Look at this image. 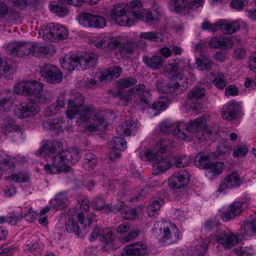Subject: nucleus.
Instances as JSON below:
<instances>
[{
    "instance_id": "f257e3e1",
    "label": "nucleus",
    "mask_w": 256,
    "mask_h": 256,
    "mask_svg": "<svg viewBox=\"0 0 256 256\" xmlns=\"http://www.w3.org/2000/svg\"><path fill=\"white\" fill-rule=\"evenodd\" d=\"M156 152L150 150H146V156L148 160H152L153 171L154 174H159L169 169L173 162L178 168L188 166L190 162L188 156H172L171 150L173 148L172 142L169 140H162L157 144Z\"/></svg>"
},
{
    "instance_id": "f03ea898",
    "label": "nucleus",
    "mask_w": 256,
    "mask_h": 256,
    "mask_svg": "<svg viewBox=\"0 0 256 256\" xmlns=\"http://www.w3.org/2000/svg\"><path fill=\"white\" fill-rule=\"evenodd\" d=\"M62 144L57 140L47 141L40 150V155L46 158L47 162H51V164L44 166L46 170L50 173L68 171V166L66 164V160L64 156L62 150Z\"/></svg>"
},
{
    "instance_id": "7ed1b4c3",
    "label": "nucleus",
    "mask_w": 256,
    "mask_h": 256,
    "mask_svg": "<svg viewBox=\"0 0 256 256\" xmlns=\"http://www.w3.org/2000/svg\"><path fill=\"white\" fill-rule=\"evenodd\" d=\"M98 55L94 53H78L72 54L68 58L60 60L62 68L68 72L75 70H85L94 66Z\"/></svg>"
},
{
    "instance_id": "20e7f679",
    "label": "nucleus",
    "mask_w": 256,
    "mask_h": 256,
    "mask_svg": "<svg viewBox=\"0 0 256 256\" xmlns=\"http://www.w3.org/2000/svg\"><path fill=\"white\" fill-rule=\"evenodd\" d=\"M207 120L205 115L202 116L196 119L188 122L178 124V140L190 141L192 136L201 140L203 132L206 128Z\"/></svg>"
},
{
    "instance_id": "39448f33",
    "label": "nucleus",
    "mask_w": 256,
    "mask_h": 256,
    "mask_svg": "<svg viewBox=\"0 0 256 256\" xmlns=\"http://www.w3.org/2000/svg\"><path fill=\"white\" fill-rule=\"evenodd\" d=\"M115 19L120 24L121 26H131L137 20H141L150 24H156L160 20L161 12L158 8L154 9L150 11H146L144 9L140 10L138 13L132 12L126 15L120 16H114Z\"/></svg>"
},
{
    "instance_id": "423d86ee",
    "label": "nucleus",
    "mask_w": 256,
    "mask_h": 256,
    "mask_svg": "<svg viewBox=\"0 0 256 256\" xmlns=\"http://www.w3.org/2000/svg\"><path fill=\"white\" fill-rule=\"evenodd\" d=\"M84 98L81 94L75 92L71 94L66 110L68 117L72 119L78 116L82 122H86L90 119L92 116V111L84 108Z\"/></svg>"
},
{
    "instance_id": "0eeeda50",
    "label": "nucleus",
    "mask_w": 256,
    "mask_h": 256,
    "mask_svg": "<svg viewBox=\"0 0 256 256\" xmlns=\"http://www.w3.org/2000/svg\"><path fill=\"white\" fill-rule=\"evenodd\" d=\"M188 80L186 76L181 74H178L172 77V80L168 84H166L162 80H157L156 90L160 93L170 94L178 95L184 92L188 84Z\"/></svg>"
},
{
    "instance_id": "6e6552de",
    "label": "nucleus",
    "mask_w": 256,
    "mask_h": 256,
    "mask_svg": "<svg viewBox=\"0 0 256 256\" xmlns=\"http://www.w3.org/2000/svg\"><path fill=\"white\" fill-rule=\"evenodd\" d=\"M38 33L40 36L48 42H57L68 37V31L64 27L54 23L44 25Z\"/></svg>"
},
{
    "instance_id": "1a4fd4ad",
    "label": "nucleus",
    "mask_w": 256,
    "mask_h": 256,
    "mask_svg": "<svg viewBox=\"0 0 256 256\" xmlns=\"http://www.w3.org/2000/svg\"><path fill=\"white\" fill-rule=\"evenodd\" d=\"M194 162L198 168L209 170L208 174L216 176L222 172V163L220 162H212L210 156L204 152H200L196 154L194 158Z\"/></svg>"
},
{
    "instance_id": "9d476101",
    "label": "nucleus",
    "mask_w": 256,
    "mask_h": 256,
    "mask_svg": "<svg viewBox=\"0 0 256 256\" xmlns=\"http://www.w3.org/2000/svg\"><path fill=\"white\" fill-rule=\"evenodd\" d=\"M100 236V240L103 244L102 248L104 250L108 252L114 250V241L115 238L110 228H106L104 230L96 226L90 235L89 240L90 242H93Z\"/></svg>"
},
{
    "instance_id": "9b49d317",
    "label": "nucleus",
    "mask_w": 256,
    "mask_h": 256,
    "mask_svg": "<svg viewBox=\"0 0 256 256\" xmlns=\"http://www.w3.org/2000/svg\"><path fill=\"white\" fill-rule=\"evenodd\" d=\"M40 73L44 81L50 84L60 83L63 78L59 68L50 64H44L40 66Z\"/></svg>"
},
{
    "instance_id": "f8f14e48",
    "label": "nucleus",
    "mask_w": 256,
    "mask_h": 256,
    "mask_svg": "<svg viewBox=\"0 0 256 256\" xmlns=\"http://www.w3.org/2000/svg\"><path fill=\"white\" fill-rule=\"evenodd\" d=\"M142 6V2L138 0H132L130 3V6H126L123 4H118L113 6L110 12V16L112 20L115 21L116 24L120 26V24L114 18V16H120V14L124 15L136 12L138 13Z\"/></svg>"
},
{
    "instance_id": "ddd939ff",
    "label": "nucleus",
    "mask_w": 256,
    "mask_h": 256,
    "mask_svg": "<svg viewBox=\"0 0 256 256\" xmlns=\"http://www.w3.org/2000/svg\"><path fill=\"white\" fill-rule=\"evenodd\" d=\"M202 2V0H172L170 1L173 6L172 7V10L178 14L196 10L201 6Z\"/></svg>"
},
{
    "instance_id": "4468645a",
    "label": "nucleus",
    "mask_w": 256,
    "mask_h": 256,
    "mask_svg": "<svg viewBox=\"0 0 256 256\" xmlns=\"http://www.w3.org/2000/svg\"><path fill=\"white\" fill-rule=\"evenodd\" d=\"M189 174L186 170H180L174 172L168 180L170 186L174 190H182L186 192L185 187L188 182Z\"/></svg>"
},
{
    "instance_id": "2eb2a0df",
    "label": "nucleus",
    "mask_w": 256,
    "mask_h": 256,
    "mask_svg": "<svg viewBox=\"0 0 256 256\" xmlns=\"http://www.w3.org/2000/svg\"><path fill=\"white\" fill-rule=\"evenodd\" d=\"M78 20L80 24L84 26L102 28L106 24L104 18L90 13L80 14Z\"/></svg>"
},
{
    "instance_id": "dca6fc26",
    "label": "nucleus",
    "mask_w": 256,
    "mask_h": 256,
    "mask_svg": "<svg viewBox=\"0 0 256 256\" xmlns=\"http://www.w3.org/2000/svg\"><path fill=\"white\" fill-rule=\"evenodd\" d=\"M205 95V90L200 87H194L188 94L186 104L190 108L196 112H201V106L198 101Z\"/></svg>"
},
{
    "instance_id": "f3484780",
    "label": "nucleus",
    "mask_w": 256,
    "mask_h": 256,
    "mask_svg": "<svg viewBox=\"0 0 256 256\" xmlns=\"http://www.w3.org/2000/svg\"><path fill=\"white\" fill-rule=\"evenodd\" d=\"M32 46L30 42H13L7 46L6 50L11 55L23 57L30 55Z\"/></svg>"
},
{
    "instance_id": "a211bd4d",
    "label": "nucleus",
    "mask_w": 256,
    "mask_h": 256,
    "mask_svg": "<svg viewBox=\"0 0 256 256\" xmlns=\"http://www.w3.org/2000/svg\"><path fill=\"white\" fill-rule=\"evenodd\" d=\"M162 234V242L164 244H169L176 242L178 238V230L176 226L172 223L164 224L160 228Z\"/></svg>"
},
{
    "instance_id": "6ab92c4d",
    "label": "nucleus",
    "mask_w": 256,
    "mask_h": 256,
    "mask_svg": "<svg viewBox=\"0 0 256 256\" xmlns=\"http://www.w3.org/2000/svg\"><path fill=\"white\" fill-rule=\"evenodd\" d=\"M14 112L16 116L20 118L32 116L38 113L39 108L32 101L22 102L20 106H16Z\"/></svg>"
},
{
    "instance_id": "aec40b11",
    "label": "nucleus",
    "mask_w": 256,
    "mask_h": 256,
    "mask_svg": "<svg viewBox=\"0 0 256 256\" xmlns=\"http://www.w3.org/2000/svg\"><path fill=\"white\" fill-rule=\"evenodd\" d=\"M43 85L36 80L26 82V94L35 95L40 100L39 102L46 103L51 100V97H46V93L42 94Z\"/></svg>"
},
{
    "instance_id": "412c9836",
    "label": "nucleus",
    "mask_w": 256,
    "mask_h": 256,
    "mask_svg": "<svg viewBox=\"0 0 256 256\" xmlns=\"http://www.w3.org/2000/svg\"><path fill=\"white\" fill-rule=\"evenodd\" d=\"M148 254L146 244L138 242L126 246L118 256H146Z\"/></svg>"
},
{
    "instance_id": "4be33fe9",
    "label": "nucleus",
    "mask_w": 256,
    "mask_h": 256,
    "mask_svg": "<svg viewBox=\"0 0 256 256\" xmlns=\"http://www.w3.org/2000/svg\"><path fill=\"white\" fill-rule=\"evenodd\" d=\"M240 107L236 102L224 105L222 110L223 118L228 120H232L240 116Z\"/></svg>"
},
{
    "instance_id": "5701e85b",
    "label": "nucleus",
    "mask_w": 256,
    "mask_h": 256,
    "mask_svg": "<svg viewBox=\"0 0 256 256\" xmlns=\"http://www.w3.org/2000/svg\"><path fill=\"white\" fill-rule=\"evenodd\" d=\"M244 203L236 202L231 204L228 210L220 213L221 218L225 222H228L239 216L243 211Z\"/></svg>"
},
{
    "instance_id": "b1692460",
    "label": "nucleus",
    "mask_w": 256,
    "mask_h": 256,
    "mask_svg": "<svg viewBox=\"0 0 256 256\" xmlns=\"http://www.w3.org/2000/svg\"><path fill=\"white\" fill-rule=\"evenodd\" d=\"M216 241L225 248H230L238 242L236 236L231 232L222 231L216 236Z\"/></svg>"
},
{
    "instance_id": "393cba45",
    "label": "nucleus",
    "mask_w": 256,
    "mask_h": 256,
    "mask_svg": "<svg viewBox=\"0 0 256 256\" xmlns=\"http://www.w3.org/2000/svg\"><path fill=\"white\" fill-rule=\"evenodd\" d=\"M164 192L153 197L147 207V213L150 217H155L158 214L161 206L164 204V198L166 196Z\"/></svg>"
},
{
    "instance_id": "a878e982",
    "label": "nucleus",
    "mask_w": 256,
    "mask_h": 256,
    "mask_svg": "<svg viewBox=\"0 0 256 256\" xmlns=\"http://www.w3.org/2000/svg\"><path fill=\"white\" fill-rule=\"evenodd\" d=\"M120 42L117 38L104 36L97 42L94 46L106 51H111L118 48Z\"/></svg>"
},
{
    "instance_id": "bb28decb",
    "label": "nucleus",
    "mask_w": 256,
    "mask_h": 256,
    "mask_svg": "<svg viewBox=\"0 0 256 256\" xmlns=\"http://www.w3.org/2000/svg\"><path fill=\"white\" fill-rule=\"evenodd\" d=\"M142 61L148 68L152 70H156L162 66L164 60L161 56L158 55L153 56L151 57L143 56Z\"/></svg>"
},
{
    "instance_id": "cd10ccee",
    "label": "nucleus",
    "mask_w": 256,
    "mask_h": 256,
    "mask_svg": "<svg viewBox=\"0 0 256 256\" xmlns=\"http://www.w3.org/2000/svg\"><path fill=\"white\" fill-rule=\"evenodd\" d=\"M185 68H186L185 62L181 59L177 58L169 60L168 64L166 66V71L175 74L172 77L176 76L178 74L184 76L182 72L184 71Z\"/></svg>"
},
{
    "instance_id": "c85d7f7f",
    "label": "nucleus",
    "mask_w": 256,
    "mask_h": 256,
    "mask_svg": "<svg viewBox=\"0 0 256 256\" xmlns=\"http://www.w3.org/2000/svg\"><path fill=\"white\" fill-rule=\"evenodd\" d=\"M232 44V40L230 38L219 36L212 37L208 43L209 47L211 48H231Z\"/></svg>"
},
{
    "instance_id": "c756f323",
    "label": "nucleus",
    "mask_w": 256,
    "mask_h": 256,
    "mask_svg": "<svg viewBox=\"0 0 256 256\" xmlns=\"http://www.w3.org/2000/svg\"><path fill=\"white\" fill-rule=\"evenodd\" d=\"M16 165V159L11 156L1 152L0 153V177L4 172V168L6 170L13 171Z\"/></svg>"
},
{
    "instance_id": "7c9ffc66",
    "label": "nucleus",
    "mask_w": 256,
    "mask_h": 256,
    "mask_svg": "<svg viewBox=\"0 0 256 256\" xmlns=\"http://www.w3.org/2000/svg\"><path fill=\"white\" fill-rule=\"evenodd\" d=\"M122 72V68L119 66H114L108 68L101 76V80L110 82L119 78Z\"/></svg>"
},
{
    "instance_id": "2f4dec72",
    "label": "nucleus",
    "mask_w": 256,
    "mask_h": 256,
    "mask_svg": "<svg viewBox=\"0 0 256 256\" xmlns=\"http://www.w3.org/2000/svg\"><path fill=\"white\" fill-rule=\"evenodd\" d=\"M58 2H54L50 4V10L52 13L54 14L56 16H64L68 12L67 7L64 5V3L66 2L64 1L62 2L58 0Z\"/></svg>"
},
{
    "instance_id": "473e14b6",
    "label": "nucleus",
    "mask_w": 256,
    "mask_h": 256,
    "mask_svg": "<svg viewBox=\"0 0 256 256\" xmlns=\"http://www.w3.org/2000/svg\"><path fill=\"white\" fill-rule=\"evenodd\" d=\"M2 94L4 96L0 99V111H5L8 106L12 104L14 94L12 90L10 89L5 90Z\"/></svg>"
},
{
    "instance_id": "72a5a7b5",
    "label": "nucleus",
    "mask_w": 256,
    "mask_h": 256,
    "mask_svg": "<svg viewBox=\"0 0 256 256\" xmlns=\"http://www.w3.org/2000/svg\"><path fill=\"white\" fill-rule=\"evenodd\" d=\"M138 128V123L132 120L126 121L122 124L116 128V132L120 135L126 134L130 135L131 134L135 132Z\"/></svg>"
},
{
    "instance_id": "f704fd0d",
    "label": "nucleus",
    "mask_w": 256,
    "mask_h": 256,
    "mask_svg": "<svg viewBox=\"0 0 256 256\" xmlns=\"http://www.w3.org/2000/svg\"><path fill=\"white\" fill-rule=\"evenodd\" d=\"M220 26V30L224 34H232L240 28V24L238 22H230L221 20Z\"/></svg>"
},
{
    "instance_id": "c9c22d12",
    "label": "nucleus",
    "mask_w": 256,
    "mask_h": 256,
    "mask_svg": "<svg viewBox=\"0 0 256 256\" xmlns=\"http://www.w3.org/2000/svg\"><path fill=\"white\" fill-rule=\"evenodd\" d=\"M94 117V122L88 125L86 128L87 130L90 132L102 131L107 126V122L102 116L98 118V116H95Z\"/></svg>"
},
{
    "instance_id": "e433bc0d",
    "label": "nucleus",
    "mask_w": 256,
    "mask_h": 256,
    "mask_svg": "<svg viewBox=\"0 0 256 256\" xmlns=\"http://www.w3.org/2000/svg\"><path fill=\"white\" fill-rule=\"evenodd\" d=\"M50 204L54 208L62 210L68 204V197L64 193L58 194L55 198L51 200Z\"/></svg>"
},
{
    "instance_id": "4c0bfd02",
    "label": "nucleus",
    "mask_w": 256,
    "mask_h": 256,
    "mask_svg": "<svg viewBox=\"0 0 256 256\" xmlns=\"http://www.w3.org/2000/svg\"><path fill=\"white\" fill-rule=\"evenodd\" d=\"M197 68L200 70H210L214 65L212 60L208 56L201 55L196 58Z\"/></svg>"
},
{
    "instance_id": "58836bf2",
    "label": "nucleus",
    "mask_w": 256,
    "mask_h": 256,
    "mask_svg": "<svg viewBox=\"0 0 256 256\" xmlns=\"http://www.w3.org/2000/svg\"><path fill=\"white\" fill-rule=\"evenodd\" d=\"M178 128V124L175 126L173 123L169 120H164L160 124V130L161 132L165 134H172L177 137L178 139V133L177 130Z\"/></svg>"
},
{
    "instance_id": "ea45409f",
    "label": "nucleus",
    "mask_w": 256,
    "mask_h": 256,
    "mask_svg": "<svg viewBox=\"0 0 256 256\" xmlns=\"http://www.w3.org/2000/svg\"><path fill=\"white\" fill-rule=\"evenodd\" d=\"M64 156L66 161L72 164H76L80 159V151L77 148H70L64 150Z\"/></svg>"
},
{
    "instance_id": "a19ab883",
    "label": "nucleus",
    "mask_w": 256,
    "mask_h": 256,
    "mask_svg": "<svg viewBox=\"0 0 256 256\" xmlns=\"http://www.w3.org/2000/svg\"><path fill=\"white\" fill-rule=\"evenodd\" d=\"M4 178L7 181L14 180L18 183L28 182L30 181V174L26 172H20L6 177Z\"/></svg>"
},
{
    "instance_id": "79ce46f5",
    "label": "nucleus",
    "mask_w": 256,
    "mask_h": 256,
    "mask_svg": "<svg viewBox=\"0 0 256 256\" xmlns=\"http://www.w3.org/2000/svg\"><path fill=\"white\" fill-rule=\"evenodd\" d=\"M241 232L248 236L256 235V218L246 222L242 226Z\"/></svg>"
},
{
    "instance_id": "37998d69",
    "label": "nucleus",
    "mask_w": 256,
    "mask_h": 256,
    "mask_svg": "<svg viewBox=\"0 0 256 256\" xmlns=\"http://www.w3.org/2000/svg\"><path fill=\"white\" fill-rule=\"evenodd\" d=\"M109 146L112 150H124L126 148V142L124 138L115 136L109 142Z\"/></svg>"
},
{
    "instance_id": "c03bdc74",
    "label": "nucleus",
    "mask_w": 256,
    "mask_h": 256,
    "mask_svg": "<svg viewBox=\"0 0 256 256\" xmlns=\"http://www.w3.org/2000/svg\"><path fill=\"white\" fill-rule=\"evenodd\" d=\"M82 162V167L86 170H90L94 168L97 163V160L96 156L92 152H88Z\"/></svg>"
},
{
    "instance_id": "a18cd8bd",
    "label": "nucleus",
    "mask_w": 256,
    "mask_h": 256,
    "mask_svg": "<svg viewBox=\"0 0 256 256\" xmlns=\"http://www.w3.org/2000/svg\"><path fill=\"white\" fill-rule=\"evenodd\" d=\"M66 228L68 232H74L79 237H82L83 234L78 226V222L74 220H70L66 222Z\"/></svg>"
},
{
    "instance_id": "49530a36",
    "label": "nucleus",
    "mask_w": 256,
    "mask_h": 256,
    "mask_svg": "<svg viewBox=\"0 0 256 256\" xmlns=\"http://www.w3.org/2000/svg\"><path fill=\"white\" fill-rule=\"evenodd\" d=\"M152 100V96L150 92L146 90L143 92V93L140 96V100L138 103V106L142 110H144L150 106V103Z\"/></svg>"
},
{
    "instance_id": "de8ad7c7",
    "label": "nucleus",
    "mask_w": 256,
    "mask_h": 256,
    "mask_svg": "<svg viewBox=\"0 0 256 256\" xmlns=\"http://www.w3.org/2000/svg\"><path fill=\"white\" fill-rule=\"evenodd\" d=\"M42 128L47 130H58L62 128L61 120L53 118L52 120H45L42 122Z\"/></svg>"
},
{
    "instance_id": "09e8293b",
    "label": "nucleus",
    "mask_w": 256,
    "mask_h": 256,
    "mask_svg": "<svg viewBox=\"0 0 256 256\" xmlns=\"http://www.w3.org/2000/svg\"><path fill=\"white\" fill-rule=\"evenodd\" d=\"M2 128L4 130L8 132H17L19 130V126L15 124L13 120L10 116H6L3 118Z\"/></svg>"
},
{
    "instance_id": "8fccbe9b",
    "label": "nucleus",
    "mask_w": 256,
    "mask_h": 256,
    "mask_svg": "<svg viewBox=\"0 0 256 256\" xmlns=\"http://www.w3.org/2000/svg\"><path fill=\"white\" fill-rule=\"evenodd\" d=\"M42 243L38 238L35 236L31 238L30 242L27 244V248L31 252H36L34 254H38L40 253Z\"/></svg>"
},
{
    "instance_id": "3c124183",
    "label": "nucleus",
    "mask_w": 256,
    "mask_h": 256,
    "mask_svg": "<svg viewBox=\"0 0 256 256\" xmlns=\"http://www.w3.org/2000/svg\"><path fill=\"white\" fill-rule=\"evenodd\" d=\"M32 52L30 55L40 57L46 56L50 50L48 47L46 46H42L37 44L32 43Z\"/></svg>"
},
{
    "instance_id": "603ef678",
    "label": "nucleus",
    "mask_w": 256,
    "mask_h": 256,
    "mask_svg": "<svg viewBox=\"0 0 256 256\" xmlns=\"http://www.w3.org/2000/svg\"><path fill=\"white\" fill-rule=\"evenodd\" d=\"M137 82L138 81L136 78L128 76L119 79L118 81V84L120 88H125L134 86Z\"/></svg>"
},
{
    "instance_id": "864d4df0",
    "label": "nucleus",
    "mask_w": 256,
    "mask_h": 256,
    "mask_svg": "<svg viewBox=\"0 0 256 256\" xmlns=\"http://www.w3.org/2000/svg\"><path fill=\"white\" fill-rule=\"evenodd\" d=\"M141 38L156 42H161L163 36L160 33L151 32H141L140 34Z\"/></svg>"
},
{
    "instance_id": "5fc2aeb1",
    "label": "nucleus",
    "mask_w": 256,
    "mask_h": 256,
    "mask_svg": "<svg viewBox=\"0 0 256 256\" xmlns=\"http://www.w3.org/2000/svg\"><path fill=\"white\" fill-rule=\"evenodd\" d=\"M225 180L228 183L230 188L232 187H238L242 182L241 178L236 172L232 173L226 176Z\"/></svg>"
},
{
    "instance_id": "6e6d98bb",
    "label": "nucleus",
    "mask_w": 256,
    "mask_h": 256,
    "mask_svg": "<svg viewBox=\"0 0 256 256\" xmlns=\"http://www.w3.org/2000/svg\"><path fill=\"white\" fill-rule=\"evenodd\" d=\"M136 46V44L133 42H126L122 44L120 42V45L118 47V51L121 54H129L133 52Z\"/></svg>"
},
{
    "instance_id": "4d7b16f0",
    "label": "nucleus",
    "mask_w": 256,
    "mask_h": 256,
    "mask_svg": "<svg viewBox=\"0 0 256 256\" xmlns=\"http://www.w3.org/2000/svg\"><path fill=\"white\" fill-rule=\"evenodd\" d=\"M92 208L98 210H102L105 208L106 201L100 196H96L91 202Z\"/></svg>"
},
{
    "instance_id": "13d9d810",
    "label": "nucleus",
    "mask_w": 256,
    "mask_h": 256,
    "mask_svg": "<svg viewBox=\"0 0 256 256\" xmlns=\"http://www.w3.org/2000/svg\"><path fill=\"white\" fill-rule=\"evenodd\" d=\"M167 104L164 102V99L160 98V100L154 102L152 106V110H155L158 112L159 111L164 110L167 108Z\"/></svg>"
},
{
    "instance_id": "bf43d9fd",
    "label": "nucleus",
    "mask_w": 256,
    "mask_h": 256,
    "mask_svg": "<svg viewBox=\"0 0 256 256\" xmlns=\"http://www.w3.org/2000/svg\"><path fill=\"white\" fill-rule=\"evenodd\" d=\"M22 218L20 214L15 212H10L7 215L8 223L13 226L16 225L17 223L21 220Z\"/></svg>"
},
{
    "instance_id": "052dcab7",
    "label": "nucleus",
    "mask_w": 256,
    "mask_h": 256,
    "mask_svg": "<svg viewBox=\"0 0 256 256\" xmlns=\"http://www.w3.org/2000/svg\"><path fill=\"white\" fill-rule=\"evenodd\" d=\"M248 152V148L246 146H238L236 147L233 152L234 158L243 157Z\"/></svg>"
},
{
    "instance_id": "680f3d73",
    "label": "nucleus",
    "mask_w": 256,
    "mask_h": 256,
    "mask_svg": "<svg viewBox=\"0 0 256 256\" xmlns=\"http://www.w3.org/2000/svg\"><path fill=\"white\" fill-rule=\"evenodd\" d=\"M248 0H232L230 6L234 9L242 10L248 3Z\"/></svg>"
},
{
    "instance_id": "e2e57ef3",
    "label": "nucleus",
    "mask_w": 256,
    "mask_h": 256,
    "mask_svg": "<svg viewBox=\"0 0 256 256\" xmlns=\"http://www.w3.org/2000/svg\"><path fill=\"white\" fill-rule=\"evenodd\" d=\"M12 92L19 94H26V82L16 84L14 86V92L12 91Z\"/></svg>"
},
{
    "instance_id": "0e129e2a",
    "label": "nucleus",
    "mask_w": 256,
    "mask_h": 256,
    "mask_svg": "<svg viewBox=\"0 0 256 256\" xmlns=\"http://www.w3.org/2000/svg\"><path fill=\"white\" fill-rule=\"evenodd\" d=\"M197 254L200 256H203L208 249V244L206 242H203L196 245V246Z\"/></svg>"
},
{
    "instance_id": "69168bd1",
    "label": "nucleus",
    "mask_w": 256,
    "mask_h": 256,
    "mask_svg": "<svg viewBox=\"0 0 256 256\" xmlns=\"http://www.w3.org/2000/svg\"><path fill=\"white\" fill-rule=\"evenodd\" d=\"M249 65L250 70L256 74V52L248 56Z\"/></svg>"
},
{
    "instance_id": "338daca9",
    "label": "nucleus",
    "mask_w": 256,
    "mask_h": 256,
    "mask_svg": "<svg viewBox=\"0 0 256 256\" xmlns=\"http://www.w3.org/2000/svg\"><path fill=\"white\" fill-rule=\"evenodd\" d=\"M234 56L238 60H242L246 56V51L244 48H238L234 50Z\"/></svg>"
},
{
    "instance_id": "774afa93",
    "label": "nucleus",
    "mask_w": 256,
    "mask_h": 256,
    "mask_svg": "<svg viewBox=\"0 0 256 256\" xmlns=\"http://www.w3.org/2000/svg\"><path fill=\"white\" fill-rule=\"evenodd\" d=\"M59 110L58 106L56 104H52L48 106L45 111V114L46 116H52L56 114Z\"/></svg>"
}]
</instances>
